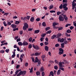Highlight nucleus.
I'll return each instance as SVG.
<instances>
[{
    "instance_id": "obj_1",
    "label": "nucleus",
    "mask_w": 76,
    "mask_h": 76,
    "mask_svg": "<svg viewBox=\"0 0 76 76\" xmlns=\"http://www.w3.org/2000/svg\"><path fill=\"white\" fill-rule=\"evenodd\" d=\"M26 73V71H21L20 72L19 74H18L17 75V76H20V75H22V76H23Z\"/></svg>"
},
{
    "instance_id": "obj_2",
    "label": "nucleus",
    "mask_w": 76,
    "mask_h": 76,
    "mask_svg": "<svg viewBox=\"0 0 76 76\" xmlns=\"http://www.w3.org/2000/svg\"><path fill=\"white\" fill-rule=\"evenodd\" d=\"M28 28V24L27 23H25L24 26L23 27V29L25 31V30H26V28Z\"/></svg>"
},
{
    "instance_id": "obj_3",
    "label": "nucleus",
    "mask_w": 76,
    "mask_h": 76,
    "mask_svg": "<svg viewBox=\"0 0 76 76\" xmlns=\"http://www.w3.org/2000/svg\"><path fill=\"white\" fill-rule=\"evenodd\" d=\"M64 41V39L63 38H62L61 39L60 38H59L58 39V42H60L61 43L63 42Z\"/></svg>"
},
{
    "instance_id": "obj_4",
    "label": "nucleus",
    "mask_w": 76,
    "mask_h": 76,
    "mask_svg": "<svg viewBox=\"0 0 76 76\" xmlns=\"http://www.w3.org/2000/svg\"><path fill=\"white\" fill-rule=\"evenodd\" d=\"M59 19L60 21H64V17H62V15H59Z\"/></svg>"
},
{
    "instance_id": "obj_5",
    "label": "nucleus",
    "mask_w": 76,
    "mask_h": 76,
    "mask_svg": "<svg viewBox=\"0 0 76 76\" xmlns=\"http://www.w3.org/2000/svg\"><path fill=\"white\" fill-rule=\"evenodd\" d=\"M56 37H57V35H56L54 34L51 36V39H54L55 38H56Z\"/></svg>"
},
{
    "instance_id": "obj_6",
    "label": "nucleus",
    "mask_w": 76,
    "mask_h": 76,
    "mask_svg": "<svg viewBox=\"0 0 76 76\" xmlns=\"http://www.w3.org/2000/svg\"><path fill=\"white\" fill-rule=\"evenodd\" d=\"M28 45V43L26 42H23V45Z\"/></svg>"
},
{
    "instance_id": "obj_7",
    "label": "nucleus",
    "mask_w": 76,
    "mask_h": 76,
    "mask_svg": "<svg viewBox=\"0 0 76 76\" xmlns=\"http://www.w3.org/2000/svg\"><path fill=\"white\" fill-rule=\"evenodd\" d=\"M11 26L12 28L13 29L16 28V26H17L16 25H15L13 24H12Z\"/></svg>"
},
{
    "instance_id": "obj_8",
    "label": "nucleus",
    "mask_w": 76,
    "mask_h": 76,
    "mask_svg": "<svg viewBox=\"0 0 76 76\" xmlns=\"http://www.w3.org/2000/svg\"><path fill=\"white\" fill-rule=\"evenodd\" d=\"M61 36V33H58L57 35V37L58 38H59V37H60Z\"/></svg>"
},
{
    "instance_id": "obj_9",
    "label": "nucleus",
    "mask_w": 76,
    "mask_h": 76,
    "mask_svg": "<svg viewBox=\"0 0 76 76\" xmlns=\"http://www.w3.org/2000/svg\"><path fill=\"white\" fill-rule=\"evenodd\" d=\"M35 20V18H34V17H32L30 18V21L31 22H33L34 21V20Z\"/></svg>"
},
{
    "instance_id": "obj_10",
    "label": "nucleus",
    "mask_w": 76,
    "mask_h": 76,
    "mask_svg": "<svg viewBox=\"0 0 76 76\" xmlns=\"http://www.w3.org/2000/svg\"><path fill=\"white\" fill-rule=\"evenodd\" d=\"M49 48L47 46H45V50L46 51H48Z\"/></svg>"
},
{
    "instance_id": "obj_11",
    "label": "nucleus",
    "mask_w": 76,
    "mask_h": 76,
    "mask_svg": "<svg viewBox=\"0 0 76 76\" xmlns=\"http://www.w3.org/2000/svg\"><path fill=\"white\" fill-rule=\"evenodd\" d=\"M58 24V23H57L56 22H53V26H57Z\"/></svg>"
},
{
    "instance_id": "obj_12",
    "label": "nucleus",
    "mask_w": 76,
    "mask_h": 76,
    "mask_svg": "<svg viewBox=\"0 0 76 76\" xmlns=\"http://www.w3.org/2000/svg\"><path fill=\"white\" fill-rule=\"evenodd\" d=\"M39 61V60L38 59V58L36 57L35 59V60L34 61V63H37Z\"/></svg>"
},
{
    "instance_id": "obj_13",
    "label": "nucleus",
    "mask_w": 76,
    "mask_h": 76,
    "mask_svg": "<svg viewBox=\"0 0 76 76\" xmlns=\"http://www.w3.org/2000/svg\"><path fill=\"white\" fill-rule=\"evenodd\" d=\"M63 16H64V19H65V20H67L68 19V18L66 17V15H63Z\"/></svg>"
},
{
    "instance_id": "obj_14",
    "label": "nucleus",
    "mask_w": 76,
    "mask_h": 76,
    "mask_svg": "<svg viewBox=\"0 0 76 76\" xmlns=\"http://www.w3.org/2000/svg\"><path fill=\"white\" fill-rule=\"evenodd\" d=\"M63 7L64 9V8H65V7H66L67 6V4L65 3L63 5Z\"/></svg>"
},
{
    "instance_id": "obj_15",
    "label": "nucleus",
    "mask_w": 76,
    "mask_h": 76,
    "mask_svg": "<svg viewBox=\"0 0 76 76\" xmlns=\"http://www.w3.org/2000/svg\"><path fill=\"white\" fill-rule=\"evenodd\" d=\"M21 20H26V17H25L24 18L21 17Z\"/></svg>"
},
{
    "instance_id": "obj_16",
    "label": "nucleus",
    "mask_w": 76,
    "mask_h": 76,
    "mask_svg": "<svg viewBox=\"0 0 76 76\" xmlns=\"http://www.w3.org/2000/svg\"><path fill=\"white\" fill-rule=\"evenodd\" d=\"M35 56H39L41 54V53H38V52H36L35 53Z\"/></svg>"
},
{
    "instance_id": "obj_17",
    "label": "nucleus",
    "mask_w": 76,
    "mask_h": 76,
    "mask_svg": "<svg viewBox=\"0 0 76 76\" xmlns=\"http://www.w3.org/2000/svg\"><path fill=\"white\" fill-rule=\"evenodd\" d=\"M39 32V30H37L34 31V33L35 34H38Z\"/></svg>"
},
{
    "instance_id": "obj_18",
    "label": "nucleus",
    "mask_w": 76,
    "mask_h": 76,
    "mask_svg": "<svg viewBox=\"0 0 76 76\" xmlns=\"http://www.w3.org/2000/svg\"><path fill=\"white\" fill-rule=\"evenodd\" d=\"M35 49L36 50H39V47L38 46L36 45L35 46Z\"/></svg>"
},
{
    "instance_id": "obj_19",
    "label": "nucleus",
    "mask_w": 76,
    "mask_h": 76,
    "mask_svg": "<svg viewBox=\"0 0 76 76\" xmlns=\"http://www.w3.org/2000/svg\"><path fill=\"white\" fill-rule=\"evenodd\" d=\"M18 45L22 46L23 45V43H22L21 42H19L18 43Z\"/></svg>"
},
{
    "instance_id": "obj_20",
    "label": "nucleus",
    "mask_w": 76,
    "mask_h": 76,
    "mask_svg": "<svg viewBox=\"0 0 76 76\" xmlns=\"http://www.w3.org/2000/svg\"><path fill=\"white\" fill-rule=\"evenodd\" d=\"M63 29V28L62 27H59L58 28V31H60L62 30Z\"/></svg>"
},
{
    "instance_id": "obj_21",
    "label": "nucleus",
    "mask_w": 76,
    "mask_h": 76,
    "mask_svg": "<svg viewBox=\"0 0 76 76\" xmlns=\"http://www.w3.org/2000/svg\"><path fill=\"white\" fill-rule=\"evenodd\" d=\"M61 71V70H60V69H59L58 71V72H57V74L58 75H60V71Z\"/></svg>"
},
{
    "instance_id": "obj_22",
    "label": "nucleus",
    "mask_w": 76,
    "mask_h": 76,
    "mask_svg": "<svg viewBox=\"0 0 76 76\" xmlns=\"http://www.w3.org/2000/svg\"><path fill=\"white\" fill-rule=\"evenodd\" d=\"M36 73L37 76H39L40 75V72L39 71H37L36 72Z\"/></svg>"
},
{
    "instance_id": "obj_23",
    "label": "nucleus",
    "mask_w": 76,
    "mask_h": 76,
    "mask_svg": "<svg viewBox=\"0 0 76 76\" xmlns=\"http://www.w3.org/2000/svg\"><path fill=\"white\" fill-rule=\"evenodd\" d=\"M58 64H59V67H61V66H62V65H63V64H62V63L61 62H59V63Z\"/></svg>"
},
{
    "instance_id": "obj_24",
    "label": "nucleus",
    "mask_w": 76,
    "mask_h": 76,
    "mask_svg": "<svg viewBox=\"0 0 76 76\" xmlns=\"http://www.w3.org/2000/svg\"><path fill=\"white\" fill-rule=\"evenodd\" d=\"M66 32H67V33H71V32H72V31H71V30H70V29H68L67 31H66Z\"/></svg>"
},
{
    "instance_id": "obj_25",
    "label": "nucleus",
    "mask_w": 76,
    "mask_h": 76,
    "mask_svg": "<svg viewBox=\"0 0 76 76\" xmlns=\"http://www.w3.org/2000/svg\"><path fill=\"white\" fill-rule=\"evenodd\" d=\"M63 4H61L60 6L59 7V8L60 9H63Z\"/></svg>"
},
{
    "instance_id": "obj_26",
    "label": "nucleus",
    "mask_w": 76,
    "mask_h": 76,
    "mask_svg": "<svg viewBox=\"0 0 76 76\" xmlns=\"http://www.w3.org/2000/svg\"><path fill=\"white\" fill-rule=\"evenodd\" d=\"M53 7L54 6L53 5H51L50 6L49 10H50V9H53Z\"/></svg>"
},
{
    "instance_id": "obj_27",
    "label": "nucleus",
    "mask_w": 76,
    "mask_h": 76,
    "mask_svg": "<svg viewBox=\"0 0 76 76\" xmlns=\"http://www.w3.org/2000/svg\"><path fill=\"white\" fill-rule=\"evenodd\" d=\"M50 74L51 75V76H54V73L53 71L50 72Z\"/></svg>"
},
{
    "instance_id": "obj_28",
    "label": "nucleus",
    "mask_w": 76,
    "mask_h": 76,
    "mask_svg": "<svg viewBox=\"0 0 76 76\" xmlns=\"http://www.w3.org/2000/svg\"><path fill=\"white\" fill-rule=\"evenodd\" d=\"M64 43H62L61 44V48H64Z\"/></svg>"
},
{
    "instance_id": "obj_29",
    "label": "nucleus",
    "mask_w": 76,
    "mask_h": 76,
    "mask_svg": "<svg viewBox=\"0 0 76 76\" xmlns=\"http://www.w3.org/2000/svg\"><path fill=\"white\" fill-rule=\"evenodd\" d=\"M32 44H30L29 45H28V48H29V49H31V48H32Z\"/></svg>"
},
{
    "instance_id": "obj_30",
    "label": "nucleus",
    "mask_w": 76,
    "mask_h": 76,
    "mask_svg": "<svg viewBox=\"0 0 76 76\" xmlns=\"http://www.w3.org/2000/svg\"><path fill=\"white\" fill-rule=\"evenodd\" d=\"M42 25L43 26H46V23L45 22H43L42 23Z\"/></svg>"
},
{
    "instance_id": "obj_31",
    "label": "nucleus",
    "mask_w": 76,
    "mask_h": 76,
    "mask_svg": "<svg viewBox=\"0 0 76 76\" xmlns=\"http://www.w3.org/2000/svg\"><path fill=\"white\" fill-rule=\"evenodd\" d=\"M32 40V37H30V38L28 39V41L29 42H31Z\"/></svg>"
},
{
    "instance_id": "obj_32",
    "label": "nucleus",
    "mask_w": 76,
    "mask_h": 76,
    "mask_svg": "<svg viewBox=\"0 0 76 76\" xmlns=\"http://www.w3.org/2000/svg\"><path fill=\"white\" fill-rule=\"evenodd\" d=\"M51 30H49V31H47L46 32V34H51Z\"/></svg>"
},
{
    "instance_id": "obj_33",
    "label": "nucleus",
    "mask_w": 76,
    "mask_h": 76,
    "mask_svg": "<svg viewBox=\"0 0 76 76\" xmlns=\"http://www.w3.org/2000/svg\"><path fill=\"white\" fill-rule=\"evenodd\" d=\"M59 51H61L62 52H64V50L62 48H60L59 49Z\"/></svg>"
},
{
    "instance_id": "obj_34",
    "label": "nucleus",
    "mask_w": 76,
    "mask_h": 76,
    "mask_svg": "<svg viewBox=\"0 0 76 76\" xmlns=\"http://www.w3.org/2000/svg\"><path fill=\"white\" fill-rule=\"evenodd\" d=\"M7 45V43H4L1 44V46H3V45Z\"/></svg>"
},
{
    "instance_id": "obj_35",
    "label": "nucleus",
    "mask_w": 76,
    "mask_h": 76,
    "mask_svg": "<svg viewBox=\"0 0 76 76\" xmlns=\"http://www.w3.org/2000/svg\"><path fill=\"white\" fill-rule=\"evenodd\" d=\"M50 29V27H47L45 28V31H48V30L49 29Z\"/></svg>"
},
{
    "instance_id": "obj_36",
    "label": "nucleus",
    "mask_w": 76,
    "mask_h": 76,
    "mask_svg": "<svg viewBox=\"0 0 76 76\" xmlns=\"http://www.w3.org/2000/svg\"><path fill=\"white\" fill-rule=\"evenodd\" d=\"M3 24H4V26H7V24H6V22H5V21H4L3 22Z\"/></svg>"
},
{
    "instance_id": "obj_37",
    "label": "nucleus",
    "mask_w": 76,
    "mask_h": 76,
    "mask_svg": "<svg viewBox=\"0 0 76 76\" xmlns=\"http://www.w3.org/2000/svg\"><path fill=\"white\" fill-rule=\"evenodd\" d=\"M54 69L56 70H57L58 69V66H54Z\"/></svg>"
},
{
    "instance_id": "obj_38",
    "label": "nucleus",
    "mask_w": 76,
    "mask_h": 76,
    "mask_svg": "<svg viewBox=\"0 0 76 76\" xmlns=\"http://www.w3.org/2000/svg\"><path fill=\"white\" fill-rule=\"evenodd\" d=\"M30 19V16H27L26 17V20L28 19V20H29Z\"/></svg>"
},
{
    "instance_id": "obj_39",
    "label": "nucleus",
    "mask_w": 76,
    "mask_h": 76,
    "mask_svg": "<svg viewBox=\"0 0 76 76\" xmlns=\"http://www.w3.org/2000/svg\"><path fill=\"white\" fill-rule=\"evenodd\" d=\"M7 25L8 26V25H11L12 23H11L10 22H8L7 23Z\"/></svg>"
},
{
    "instance_id": "obj_40",
    "label": "nucleus",
    "mask_w": 76,
    "mask_h": 76,
    "mask_svg": "<svg viewBox=\"0 0 76 76\" xmlns=\"http://www.w3.org/2000/svg\"><path fill=\"white\" fill-rule=\"evenodd\" d=\"M69 28H70V30H72V29H74V27L72 26H71L69 27Z\"/></svg>"
},
{
    "instance_id": "obj_41",
    "label": "nucleus",
    "mask_w": 76,
    "mask_h": 76,
    "mask_svg": "<svg viewBox=\"0 0 76 76\" xmlns=\"http://www.w3.org/2000/svg\"><path fill=\"white\" fill-rule=\"evenodd\" d=\"M63 53H64L63 52L59 51L58 54H59V55H61V54H63Z\"/></svg>"
},
{
    "instance_id": "obj_42",
    "label": "nucleus",
    "mask_w": 76,
    "mask_h": 76,
    "mask_svg": "<svg viewBox=\"0 0 76 76\" xmlns=\"http://www.w3.org/2000/svg\"><path fill=\"white\" fill-rule=\"evenodd\" d=\"M62 3H67V0H63Z\"/></svg>"
},
{
    "instance_id": "obj_43",
    "label": "nucleus",
    "mask_w": 76,
    "mask_h": 76,
    "mask_svg": "<svg viewBox=\"0 0 76 76\" xmlns=\"http://www.w3.org/2000/svg\"><path fill=\"white\" fill-rule=\"evenodd\" d=\"M33 72V67L31 68L30 71V73H32Z\"/></svg>"
},
{
    "instance_id": "obj_44",
    "label": "nucleus",
    "mask_w": 76,
    "mask_h": 76,
    "mask_svg": "<svg viewBox=\"0 0 76 76\" xmlns=\"http://www.w3.org/2000/svg\"><path fill=\"white\" fill-rule=\"evenodd\" d=\"M15 24H17V25H18V24H19L20 23L19 21H15Z\"/></svg>"
},
{
    "instance_id": "obj_45",
    "label": "nucleus",
    "mask_w": 76,
    "mask_h": 76,
    "mask_svg": "<svg viewBox=\"0 0 76 76\" xmlns=\"http://www.w3.org/2000/svg\"><path fill=\"white\" fill-rule=\"evenodd\" d=\"M57 15H59L61 13V12L58 11V12H57Z\"/></svg>"
},
{
    "instance_id": "obj_46",
    "label": "nucleus",
    "mask_w": 76,
    "mask_h": 76,
    "mask_svg": "<svg viewBox=\"0 0 76 76\" xmlns=\"http://www.w3.org/2000/svg\"><path fill=\"white\" fill-rule=\"evenodd\" d=\"M5 51L4 50H1L0 51V53H2V54H3V53H4Z\"/></svg>"
},
{
    "instance_id": "obj_47",
    "label": "nucleus",
    "mask_w": 76,
    "mask_h": 76,
    "mask_svg": "<svg viewBox=\"0 0 76 76\" xmlns=\"http://www.w3.org/2000/svg\"><path fill=\"white\" fill-rule=\"evenodd\" d=\"M68 26H71V25L70 24H67L65 25V27H68Z\"/></svg>"
},
{
    "instance_id": "obj_48",
    "label": "nucleus",
    "mask_w": 76,
    "mask_h": 76,
    "mask_svg": "<svg viewBox=\"0 0 76 76\" xmlns=\"http://www.w3.org/2000/svg\"><path fill=\"white\" fill-rule=\"evenodd\" d=\"M44 37H41L40 38V41L41 42H42L43 41V40H44Z\"/></svg>"
},
{
    "instance_id": "obj_49",
    "label": "nucleus",
    "mask_w": 76,
    "mask_h": 76,
    "mask_svg": "<svg viewBox=\"0 0 76 76\" xmlns=\"http://www.w3.org/2000/svg\"><path fill=\"white\" fill-rule=\"evenodd\" d=\"M59 44H56L55 45V47H59Z\"/></svg>"
},
{
    "instance_id": "obj_50",
    "label": "nucleus",
    "mask_w": 76,
    "mask_h": 76,
    "mask_svg": "<svg viewBox=\"0 0 76 76\" xmlns=\"http://www.w3.org/2000/svg\"><path fill=\"white\" fill-rule=\"evenodd\" d=\"M36 21H37L39 22V20H40V18H37V19H36Z\"/></svg>"
},
{
    "instance_id": "obj_51",
    "label": "nucleus",
    "mask_w": 76,
    "mask_h": 76,
    "mask_svg": "<svg viewBox=\"0 0 76 76\" xmlns=\"http://www.w3.org/2000/svg\"><path fill=\"white\" fill-rule=\"evenodd\" d=\"M9 51V49H6L5 50V52H6V53H8Z\"/></svg>"
},
{
    "instance_id": "obj_52",
    "label": "nucleus",
    "mask_w": 76,
    "mask_h": 76,
    "mask_svg": "<svg viewBox=\"0 0 76 76\" xmlns=\"http://www.w3.org/2000/svg\"><path fill=\"white\" fill-rule=\"evenodd\" d=\"M53 29H57V28H58V27H56V26H53Z\"/></svg>"
},
{
    "instance_id": "obj_53",
    "label": "nucleus",
    "mask_w": 76,
    "mask_h": 76,
    "mask_svg": "<svg viewBox=\"0 0 76 76\" xmlns=\"http://www.w3.org/2000/svg\"><path fill=\"white\" fill-rule=\"evenodd\" d=\"M64 10H65V11H66L68 10V7H65V8H64Z\"/></svg>"
},
{
    "instance_id": "obj_54",
    "label": "nucleus",
    "mask_w": 76,
    "mask_h": 76,
    "mask_svg": "<svg viewBox=\"0 0 76 76\" xmlns=\"http://www.w3.org/2000/svg\"><path fill=\"white\" fill-rule=\"evenodd\" d=\"M38 64L37 65V66H39L40 65V64L41 63V61H39V62L38 63Z\"/></svg>"
},
{
    "instance_id": "obj_55",
    "label": "nucleus",
    "mask_w": 76,
    "mask_h": 76,
    "mask_svg": "<svg viewBox=\"0 0 76 76\" xmlns=\"http://www.w3.org/2000/svg\"><path fill=\"white\" fill-rule=\"evenodd\" d=\"M45 44L46 45H48V42H45Z\"/></svg>"
},
{
    "instance_id": "obj_56",
    "label": "nucleus",
    "mask_w": 76,
    "mask_h": 76,
    "mask_svg": "<svg viewBox=\"0 0 76 76\" xmlns=\"http://www.w3.org/2000/svg\"><path fill=\"white\" fill-rule=\"evenodd\" d=\"M50 13H56V11L54 10H51L50 11Z\"/></svg>"
},
{
    "instance_id": "obj_57",
    "label": "nucleus",
    "mask_w": 76,
    "mask_h": 76,
    "mask_svg": "<svg viewBox=\"0 0 76 76\" xmlns=\"http://www.w3.org/2000/svg\"><path fill=\"white\" fill-rule=\"evenodd\" d=\"M41 71H44V68L43 67H42L41 68Z\"/></svg>"
},
{
    "instance_id": "obj_58",
    "label": "nucleus",
    "mask_w": 76,
    "mask_h": 76,
    "mask_svg": "<svg viewBox=\"0 0 76 76\" xmlns=\"http://www.w3.org/2000/svg\"><path fill=\"white\" fill-rule=\"evenodd\" d=\"M42 76H44V75H45L44 72H42Z\"/></svg>"
},
{
    "instance_id": "obj_59",
    "label": "nucleus",
    "mask_w": 76,
    "mask_h": 76,
    "mask_svg": "<svg viewBox=\"0 0 76 76\" xmlns=\"http://www.w3.org/2000/svg\"><path fill=\"white\" fill-rule=\"evenodd\" d=\"M17 74H18V73L16 71L15 72V74H13V76H15L16 75H17Z\"/></svg>"
},
{
    "instance_id": "obj_60",
    "label": "nucleus",
    "mask_w": 76,
    "mask_h": 76,
    "mask_svg": "<svg viewBox=\"0 0 76 76\" xmlns=\"http://www.w3.org/2000/svg\"><path fill=\"white\" fill-rule=\"evenodd\" d=\"M28 66V63H26L25 64V66L26 67H27V66Z\"/></svg>"
},
{
    "instance_id": "obj_61",
    "label": "nucleus",
    "mask_w": 76,
    "mask_h": 76,
    "mask_svg": "<svg viewBox=\"0 0 76 76\" xmlns=\"http://www.w3.org/2000/svg\"><path fill=\"white\" fill-rule=\"evenodd\" d=\"M72 6H74V7L76 6V3H74V4H72Z\"/></svg>"
},
{
    "instance_id": "obj_62",
    "label": "nucleus",
    "mask_w": 76,
    "mask_h": 76,
    "mask_svg": "<svg viewBox=\"0 0 76 76\" xmlns=\"http://www.w3.org/2000/svg\"><path fill=\"white\" fill-rule=\"evenodd\" d=\"M17 42H19V41H20V38L17 39Z\"/></svg>"
},
{
    "instance_id": "obj_63",
    "label": "nucleus",
    "mask_w": 76,
    "mask_h": 76,
    "mask_svg": "<svg viewBox=\"0 0 76 76\" xmlns=\"http://www.w3.org/2000/svg\"><path fill=\"white\" fill-rule=\"evenodd\" d=\"M73 25L75 26V27H76V23L75 22H73Z\"/></svg>"
},
{
    "instance_id": "obj_64",
    "label": "nucleus",
    "mask_w": 76,
    "mask_h": 76,
    "mask_svg": "<svg viewBox=\"0 0 76 76\" xmlns=\"http://www.w3.org/2000/svg\"><path fill=\"white\" fill-rule=\"evenodd\" d=\"M19 67H20V65H18L16 67V69H18Z\"/></svg>"
}]
</instances>
